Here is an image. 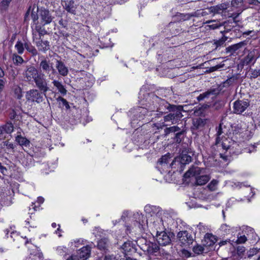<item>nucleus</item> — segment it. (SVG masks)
Here are the masks:
<instances>
[{"instance_id":"e2e57ef3","label":"nucleus","mask_w":260,"mask_h":260,"mask_svg":"<svg viewBox=\"0 0 260 260\" xmlns=\"http://www.w3.org/2000/svg\"><path fill=\"white\" fill-rule=\"evenodd\" d=\"M206 238H209L210 239H211V241L212 243H214L215 241L216 240V238L212 235L208 234V235H206Z\"/></svg>"},{"instance_id":"2f4dec72","label":"nucleus","mask_w":260,"mask_h":260,"mask_svg":"<svg viewBox=\"0 0 260 260\" xmlns=\"http://www.w3.org/2000/svg\"><path fill=\"white\" fill-rule=\"evenodd\" d=\"M193 16L194 15L189 13H178L175 16V20H177L178 21H184L189 20L191 18V17Z\"/></svg>"},{"instance_id":"9b49d317","label":"nucleus","mask_w":260,"mask_h":260,"mask_svg":"<svg viewBox=\"0 0 260 260\" xmlns=\"http://www.w3.org/2000/svg\"><path fill=\"white\" fill-rule=\"evenodd\" d=\"M249 106V102L244 100H237L234 103L233 111L237 114L242 113Z\"/></svg>"},{"instance_id":"e433bc0d","label":"nucleus","mask_w":260,"mask_h":260,"mask_svg":"<svg viewBox=\"0 0 260 260\" xmlns=\"http://www.w3.org/2000/svg\"><path fill=\"white\" fill-rule=\"evenodd\" d=\"M210 179V177L207 175L200 176L196 179V183L199 185L205 184Z\"/></svg>"},{"instance_id":"7ed1b4c3","label":"nucleus","mask_w":260,"mask_h":260,"mask_svg":"<svg viewBox=\"0 0 260 260\" xmlns=\"http://www.w3.org/2000/svg\"><path fill=\"white\" fill-rule=\"evenodd\" d=\"M231 79H229L219 85L217 87L210 88L205 92L200 94L197 98V100L198 102L203 101L207 102V100L209 98L213 100L221 92L224 87H228L231 84Z\"/></svg>"},{"instance_id":"13d9d810","label":"nucleus","mask_w":260,"mask_h":260,"mask_svg":"<svg viewBox=\"0 0 260 260\" xmlns=\"http://www.w3.org/2000/svg\"><path fill=\"white\" fill-rule=\"evenodd\" d=\"M157 209L158 210V211L156 213V216L160 218V220L161 221H162V217L161 216V212H160V208H156V207H153L152 210H153V212L154 213V210H157Z\"/></svg>"},{"instance_id":"09e8293b","label":"nucleus","mask_w":260,"mask_h":260,"mask_svg":"<svg viewBox=\"0 0 260 260\" xmlns=\"http://www.w3.org/2000/svg\"><path fill=\"white\" fill-rule=\"evenodd\" d=\"M247 240V237L245 235L238 236L236 242L237 244H243Z\"/></svg>"},{"instance_id":"6e6d98bb","label":"nucleus","mask_w":260,"mask_h":260,"mask_svg":"<svg viewBox=\"0 0 260 260\" xmlns=\"http://www.w3.org/2000/svg\"><path fill=\"white\" fill-rule=\"evenodd\" d=\"M21 91V89L19 87H18L15 89V93L16 94L17 98L18 99H20L22 96Z\"/></svg>"},{"instance_id":"a19ab883","label":"nucleus","mask_w":260,"mask_h":260,"mask_svg":"<svg viewBox=\"0 0 260 260\" xmlns=\"http://www.w3.org/2000/svg\"><path fill=\"white\" fill-rule=\"evenodd\" d=\"M15 48L18 54H22L24 52L25 47L21 41H17L15 45Z\"/></svg>"},{"instance_id":"f257e3e1","label":"nucleus","mask_w":260,"mask_h":260,"mask_svg":"<svg viewBox=\"0 0 260 260\" xmlns=\"http://www.w3.org/2000/svg\"><path fill=\"white\" fill-rule=\"evenodd\" d=\"M246 127V123L241 121L232 126V134L230 133V137H225L223 135L224 131L221 124L219 125L214 149H217L220 157L223 160L227 161L232 155H238L241 153L238 139L241 138L242 133Z\"/></svg>"},{"instance_id":"5701e85b","label":"nucleus","mask_w":260,"mask_h":260,"mask_svg":"<svg viewBox=\"0 0 260 260\" xmlns=\"http://www.w3.org/2000/svg\"><path fill=\"white\" fill-rule=\"evenodd\" d=\"M62 4L63 8L69 13L75 14V9L73 0L62 1Z\"/></svg>"},{"instance_id":"774afa93","label":"nucleus","mask_w":260,"mask_h":260,"mask_svg":"<svg viewBox=\"0 0 260 260\" xmlns=\"http://www.w3.org/2000/svg\"><path fill=\"white\" fill-rule=\"evenodd\" d=\"M67 260H79V258L76 255H72Z\"/></svg>"},{"instance_id":"4d7b16f0","label":"nucleus","mask_w":260,"mask_h":260,"mask_svg":"<svg viewBox=\"0 0 260 260\" xmlns=\"http://www.w3.org/2000/svg\"><path fill=\"white\" fill-rule=\"evenodd\" d=\"M0 172L3 175H6L7 173L8 172L7 169L2 165V163L0 162Z\"/></svg>"},{"instance_id":"39448f33","label":"nucleus","mask_w":260,"mask_h":260,"mask_svg":"<svg viewBox=\"0 0 260 260\" xmlns=\"http://www.w3.org/2000/svg\"><path fill=\"white\" fill-rule=\"evenodd\" d=\"M40 70L43 73L46 74L50 79L53 80V76L57 72L53 67V63L49 59L44 58L39 64Z\"/></svg>"},{"instance_id":"5fc2aeb1","label":"nucleus","mask_w":260,"mask_h":260,"mask_svg":"<svg viewBox=\"0 0 260 260\" xmlns=\"http://www.w3.org/2000/svg\"><path fill=\"white\" fill-rule=\"evenodd\" d=\"M260 76V69L258 70H254L251 72V77L256 78Z\"/></svg>"},{"instance_id":"ddd939ff","label":"nucleus","mask_w":260,"mask_h":260,"mask_svg":"<svg viewBox=\"0 0 260 260\" xmlns=\"http://www.w3.org/2000/svg\"><path fill=\"white\" fill-rule=\"evenodd\" d=\"M239 230L241 231L242 234L244 235L246 234L247 236V237L251 240L254 241L253 242L256 241L257 236L255 233L254 230L251 227L247 225H242L241 227H238V230Z\"/></svg>"},{"instance_id":"c85d7f7f","label":"nucleus","mask_w":260,"mask_h":260,"mask_svg":"<svg viewBox=\"0 0 260 260\" xmlns=\"http://www.w3.org/2000/svg\"><path fill=\"white\" fill-rule=\"evenodd\" d=\"M257 58L255 57L254 51L250 52L248 55L244 58L243 60V63L244 64H248L249 63L253 62V64L255 62Z\"/></svg>"},{"instance_id":"bb28decb","label":"nucleus","mask_w":260,"mask_h":260,"mask_svg":"<svg viewBox=\"0 0 260 260\" xmlns=\"http://www.w3.org/2000/svg\"><path fill=\"white\" fill-rule=\"evenodd\" d=\"M246 45V42L245 41L240 42L238 43L234 44L226 48V52H230L231 53H233L234 52H235L240 48H242V47L245 46Z\"/></svg>"},{"instance_id":"bf43d9fd","label":"nucleus","mask_w":260,"mask_h":260,"mask_svg":"<svg viewBox=\"0 0 260 260\" xmlns=\"http://www.w3.org/2000/svg\"><path fill=\"white\" fill-rule=\"evenodd\" d=\"M59 99L62 102V105L64 106L67 109L70 108L69 103L66 99L61 97L59 98Z\"/></svg>"},{"instance_id":"0e129e2a","label":"nucleus","mask_w":260,"mask_h":260,"mask_svg":"<svg viewBox=\"0 0 260 260\" xmlns=\"http://www.w3.org/2000/svg\"><path fill=\"white\" fill-rule=\"evenodd\" d=\"M31 18L34 21H36L38 20V17L37 14L35 13V12H32L31 14Z\"/></svg>"},{"instance_id":"4468645a","label":"nucleus","mask_w":260,"mask_h":260,"mask_svg":"<svg viewBox=\"0 0 260 260\" xmlns=\"http://www.w3.org/2000/svg\"><path fill=\"white\" fill-rule=\"evenodd\" d=\"M166 135L173 134L175 141L180 142L181 140L180 136L182 135V131L177 126H173L166 128L165 130Z\"/></svg>"},{"instance_id":"f8f14e48","label":"nucleus","mask_w":260,"mask_h":260,"mask_svg":"<svg viewBox=\"0 0 260 260\" xmlns=\"http://www.w3.org/2000/svg\"><path fill=\"white\" fill-rule=\"evenodd\" d=\"M229 7V4L228 3H222L215 6L211 7L207 9L208 12L215 14H221L226 15L225 13Z\"/></svg>"},{"instance_id":"49530a36","label":"nucleus","mask_w":260,"mask_h":260,"mask_svg":"<svg viewBox=\"0 0 260 260\" xmlns=\"http://www.w3.org/2000/svg\"><path fill=\"white\" fill-rule=\"evenodd\" d=\"M217 184H218V181L216 180H213L208 185V187L209 189V190H210L211 191H214L216 189Z\"/></svg>"},{"instance_id":"4c0bfd02","label":"nucleus","mask_w":260,"mask_h":260,"mask_svg":"<svg viewBox=\"0 0 260 260\" xmlns=\"http://www.w3.org/2000/svg\"><path fill=\"white\" fill-rule=\"evenodd\" d=\"M12 59L13 63L16 66H20L24 62V60L22 57L16 53L12 54Z\"/></svg>"},{"instance_id":"338daca9","label":"nucleus","mask_w":260,"mask_h":260,"mask_svg":"<svg viewBox=\"0 0 260 260\" xmlns=\"http://www.w3.org/2000/svg\"><path fill=\"white\" fill-rule=\"evenodd\" d=\"M197 228L199 230L200 232H202L203 229H204V226L202 223H200L197 225Z\"/></svg>"},{"instance_id":"c03bdc74","label":"nucleus","mask_w":260,"mask_h":260,"mask_svg":"<svg viewBox=\"0 0 260 260\" xmlns=\"http://www.w3.org/2000/svg\"><path fill=\"white\" fill-rule=\"evenodd\" d=\"M252 120L255 123V125H260V111L255 112L252 115Z\"/></svg>"},{"instance_id":"37998d69","label":"nucleus","mask_w":260,"mask_h":260,"mask_svg":"<svg viewBox=\"0 0 260 260\" xmlns=\"http://www.w3.org/2000/svg\"><path fill=\"white\" fill-rule=\"evenodd\" d=\"M204 247L203 246L199 244H197L193 246L192 248V251L197 254H202L204 252Z\"/></svg>"},{"instance_id":"f704fd0d","label":"nucleus","mask_w":260,"mask_h":260,"mask_svg":"<svg viewBox=\"0 0 260 260\" xmlns=\"http://www.w3.org/2000/svg\"><path fill=\"white\" fill-rule=\"evenodd\" d=\"M222 26H223L224 29L220 31V32L223 35H225L226 34L230 31L233 27V25L232 22H224L223 23H222Z\"/></svg>"},{"instance_id":"603ef678","label":"nucleus","mask_w":260,"mask_h":260,"mask_svg":"<svg viewBox=\"0 0 260 260\" xmlns=\"http://www.w3.org/2000/svg\"><path fill=\"white\" fill-rule=\"evenodd\" d=\"M259 251V249H258L257 248H253L252 249H250L248 251V257H251L253 255L256 254Z\"/></svg>"},{"instance_id":"0eeeda50","label":"nucleus","mask_w":260,"mask_h":260,"mask_svg":"<svg viewBox=\"0 0 260 260\" xmlns=\"http://www.w3.org/2000/svg\"><path fill=\"white\" fill-rule=\"evenodd\" d=\"M40 73L35 67L30 65L26 67L22 75L25 81L32 83Z\"/></svg>"},{"instance_id":"20e7f679","label":"nucleus","mask_w":260,"mask_h":260,"mask_svg":"<svg viewBox=\"0 0 260 260\" xmlns=\"http://www.w3.org/2000/svg\"><path fill=\"white\" fill-rule=\"evenodd\" d=\"M165 107L169 109L170 112L169 114L164 117L165 122H171L172 123H175L182 117V107L171 105L167 103Z\"/></svg>"},{"instance_id":"de8ad7c7","label":"nucleus","mask_w":260,"mask_h":260,"mask_svg":"<svg viewBox=\"0 0 260 260\" xmlns=\"http://www.w3.org/2000/svg\"><path fill=\"white\" fill-rule=\"evenodd\" d=\"M193 126L196 128H199L203 125V121L201 118L194 119L193 121Z\"/></svg>"},{"instance_id":"9d476101","label":"nucleus","mask_w":260,"mask_h":260,"mask_svg":"<svg viewBox=\"0 0 260 260\" xmlns=\"http://www.w3.org/2000/svg\"><path fill=\"white\" fill-rule=\"evenodd\" d=\"M139 242L144 243V244H142L141 248L143 251H147L150 254H154L159 249V246L156 243L147 241L146 239H141L140 240Z\"/></svg>"},{"instance_id":"412c9836","label":"nucleus","mask_w":260,"mask_h":260,"mask_svg":"<svg viewBox=\"0 0 260 260\" xmlns=\"http://www.w3.org/2000/svg\"><path fill=\"white\" fill-rule=\"evenodd\" d=\"M56 68L58 73L62 76H66L69 73L68 68L65 66L64 63L60 60H56Z\"/></svg>"},{"instance_id":"3c124183","label":"nucleus","mask_w":260,"mask_h":260,"mask_svg":"<svg viewBox=\"0 0 260 260\" xmlns=\"http://www.w3.org/2000/svg\"><path fill=\"white\" fill-rule=\"evenodd\" d=\"M180 255L183 257L188 258L191 256V253L188 250L183 249L180 251Z\"/></svg>"},{"instance_id":"72a5a7b5","label":"nucleus","mask_w":260,"mask_h":260,"mask_svg":"<svg viewBox=\"0 0 260 260\" xmlns=\"http://www.w3.org/2000/svg\"><path fill=\"white\" fill-rule=\"evenodd\" d=\"M178 159L180 164L184 165L189 164L191 161V157L183 153H182Z\"/></svg>"},{"instance_id":"a211bd4d","label":"nucleus","mask_w":260,"mask_h":260,"mask_svg":"<svg viewBox=\"0 0 260 260\" xmlns=\"http://www.w3.org/2000/svg\"><path fill=\"white\" fill-rule=\"evenodd\" d=\"M47 34V31L44 27L37 25L36 26L35 29L32 30V41L41 39L42 37Z\"/></svg>"},{"instance_id":"58836bf2","label":"nucleus","mask_w":260,"mask_h":260,"mask_svg":"<svg viewBox=\"0 0 260 260\" xmlns=\"http://www.w3.org/2000/svg\"><path fill=\"white\" fill-rule=\"evenodd\" d=\"M231 5L233 7L239 9V11L243 10V0H232Z\"/></svg>"},{"instance_id":"a18cd8bd","label":"nucleus","mask_w":260,"mask_h":260,"mask_svg":"<svg viewBox=\"0 0 260 260\" xmlns=\"http://www.w3.org/2000/svg\"><path fill=\"white\" fill-rule=\"evenodd\" d=\"M259 144V143L254 144V145H251L248 147L245 148L244 150L245 152L251 153L256 151V146Z\"/></svg>"},{"instance_id":"cd10ccee","label":"nucleus","mask_w":260,"mask_h":260,"mask_svg":"<svg viewBox=\"0 0 260 260\" xmlns=\"http://www.w3.org/2000/svg\"><path fill=\"white\" fill-rule=\"evenodd\" d=\"M52 83L53 85L57 89L58 92L63 95L67 94V90L66 89L61 82L56 80H53Z\"/></svg>"},{"instance_id":"ea45409f","label":"nucleus","mask_w":260,"mask_h":260,"mask_svg":"<svg viewBox=\"0 0 260 260\" xmlns=\"http://www.w3.org/2000/svg\"><path fill=\"white\" fill-rule=\"evenodd\" d=\"M12 0H2L0 3V11L1 12L7 10L9 4Z\"/></svg>"},{"instance_id":"c756f323","label":"nucleus","mask_w":260,"mask_h":260,"mask_svg":"<svg viewBox=\"0 0 260 260\" xmlns=\"http://www.w3.org/2000/svg\"><path fill=\"white\" fill-rule=\"evenodd\" d=\"M15 141L22 146H28L30 141L26 138L22 137L21 135H18L15 137Z\"/></svg>"},{"instance_id":"dca6fc26","label":"nucleus","mask_w":260,"mask_h":260,"mask_svg":"<svg viewBox=\"0 0 260 260\" xmlns=\"http://www.w3.org/2000/svg\"><path fill=\"white\" fill-rule=\"evenodd\" d=\"M33 43L36 45L38 51L46 53L50 49L49 42L47 40H43L42 39L37 40V41H32Z\"/></svg>"},{"instance_id":"1a4fd4ad","label":"nucleus","mask_w":260,"mask_h":260,"mask_svg":"<svg viewBox=\"0 0 260 260\" xmlns=\"http://www.w3.org/2000/svg\"><path fill=\"white\" fill-rule=\"evenodd\" d=\"M36 87L46 95V92L50 90L48 82L44 74L40 73L34 81Z\"/></svg>"},{"instance_id":"393cba45","label":"nucleus","mask_w":260,"mask_h":260,"mask_svg":"<svg viewBox=\"0 0 260 260\" xmlns=\"http://www.w3.org/2000/svg\"><path fill=\"white\" fill-rule=\"evenodd\" d=\"M254 132V128H249L248 126L247 125L246 128H245L243 129V132L242 133V136L241 138L245 140H249L253 136Z\"/></svg>"},{"instance_id":"2eb2a0df","label":"nucleus","mask_w":260,"mask_h":260,"mask_svg":"<svg viewBox=\"0 0 260 260\" xmlns=\"http://www.w3.org/2000/svg\"><path fill=\"white\" fill-rule=\"evenodd\" d=\"M22 117V115L19 109H12L9 111V118L13 121L15 125L18 124L21 121Z\"/></svg>"},{"instance_id":"f3484780","label":"nucleus","mask_w":260,"mask_h":260,"mask_svg":"<svg viewBox=\"0 0 260 260\" xmlns=\"http://www.w3.org/2000/svg\"><path fill=\"white\" fill-rule=\"evenodd\" d=\"M121 250H123L122 252L124 255L131 254L133 252L136 251V248L135 245L134 244L133 242L127 241L124 242L121 246Z\"/></svg>"},{"instance_id":"423d86ee","label":"nucleus","mask_w":260,"mask_h":260,"mask_svg":"<svg viewBox=\"0 0 260 260\" xmlns=\"http://www.w3.org/2000/svg\"><path fill=\"white\" fill-rule=\"evenodd\" d=\"M177 237L179 244L182 247L189 246L194 241V238L191 234L187 231H180L178 233Z\"/></svg>"},{"instance_id":"69168bd1","label":"nucleus","mask_w":260,"mask_h":260,"mask_svg":"<svg viewBox=\"0 0 260 260\" xmlns=\"http://www.w3.org/2000/svg\"><path fill=\"white\" fill-rule=\"evenodd\" d=\"M58 228H57V230L55 231L56 234L58 233V237H61L62 236L61 234H60V232H61V230L60 229V225L59 224H58Z\"/></svg>"},{"instance_id":"680f3d73","label":"nucleus","mask_w":260,"mask_h":260,"mask_svg":"<svg viewBox=\"0 0 260 260\" xmlns=\"http://www.w3.org/2000/svg\"><path fill=\"white\" fill-rule=\"evenodd\" d=\"M158 165H162V156H161V157H160L159 158V159L158 160L157 163V166H156V168L158 169V170L160 172V173H161L160 169L159 168Z\"/></svg>"},{"instance_id":"7c9ffc66","label":"nucleus","mask_w":260,"mask_h":260,"mask_svg":"<svg viewBox=\"0 0 260 260\" xmlns=\"http://www.w3.org/2000/svg\"><path fill=\"white\" fill-rule=\"evenodd\" d=\"M109 241L107 239H102L98 243V247L99 249L106 251L108 249Z\"/></svg>"},{"instance_id":"a878e982","label":"nucleus","mask_w":260,"mask_h":260,"mask_svg":"<svg viewBox=\"0 0 260 260\" xmlns=\"http://www.w3.org/2000/svg\"><path fill=\"white\" fill-rule=\"evenodd\" d=\"M224 102L221 100L217 101L214 103L212 102H208L207 104H204L203 107L204 109L209 107H213L215 109H219L224 106Z\"/></svg>"},{"instance_id":"b1692460","label":"nucleus","mask_w":260,"mask_h":260,"mask_svg":"<svg viewBox=\"0 0 260 260\" xmlns=\"http://www.w3.org/2000/svg\"><path fill=\"white\" fill-rule=\"evenodd\" d=\"M40 16L42 20L44 22V25L50 23L52 20V18L49 13V11L48 10H41Z\"/></svg>"},{"instance_id":"c9c22d12","label":"nucleus","mask_w":260,"mask_h":260,"mask_svg":"<svg viewBox=\"0 0 260 260\" xmlns=\"http://www.w3.org/2000/svg\"><path fill=\"white\" fill-rule=\"evenodd\" d=\"M24 47L29 53H31L32 56H36L38 54L37 49L30 44L25 43Z\"/></svg>"},{"instance_id":"052dcab7","label":"nucleus","mask_w":260,"mask_h":260,"mask_svg":"<svg viewBox=\"0 0 260 260\" xmlns=\"http://www.w3.org/2000/svg\"><path fill=\"white\" fill-rule=\"evenodd\" d=\"M104 260H118L117 255H107L105 257Z\"/></svg>"},{"instance_id":"4be33fe9","label":"nucleus","mask_w":260,"mask_h":260,"mask_svg":"<svg viewBox=\"0 0 260 260\" xmlns=\"http://www.w3.org/2000/svg\"><path fill=\"white\" fill-rule=\"evenodd\" d=\"M203 23L207 24L205 27L206 30L215 29L222 26V23L216 20H207Z\"/></svg>"},{"instance_id":"aec40b11","label":"nucleus","mask_w":260,"mask_h":260,"mask_svg":"<svg viewBox=\"0 0 260 260\" xmlns=\"http://www.w3.org/2000/svg\"><path fill=\"white\" fill-rule=\"evenodd\" d=\"M90 251V247L89 246H84L79 250L78 255L76 256L80 260H85L89 257Z\"/></svg>"},{"instance_id":"6e6552de","label":"nucleus","mask_w":260,"mask_h":260,"mask_svg":"<svg viewBox=\"0 0 260 260\" xmlns=\"http://www.w3.org/2000/svg\"><path fill=\"white\" fill-rule=\"evenodd\" d=\"M43 94L40 90L32 89L26 92V99L28 101L40 104L44 101Z\"/></svg>"},{"instance_id":"79ce46f5","label":"nucleus","mask_w":260,"mask_h":260,"mask_svg":"<svg viewBox=\"0 0 260 260\" xmlns=\"http://www.w3.org/2000/svg\"><path fill=\"white\" fill-rule=\"evenodd\" d=\"M228 37L225 35H223V37L215 41L214 44L216 45V48L223 46L225 41L228 40Z\"/></svg>"},{"instance_id":"6ab92c4d","label":"nucleus","mask_w":260,"mask_h":260,"mask_svg":"<svg viewBox=\"0 0 260 260\" xmlns=\"http://www.w3.org/2000/svg\"><path fill=\"white\" fill-rule=\"evenodd\" d=\"M238 230V227H231L226 224H223L221 225L219 231L222 235H233Z\"/></svg>"},{"instance_id":"473e14b6","label":"nucleus","mask_w":260,"mask_h":260,"mask_svg":"<svg viewBox=\"0 0 260 260\" xmlns=\"http://www.w3.org/2000/svg\"><path fill=\"white\" fill-rule=\"evenodd\" d=\"M3 132L7 134H11L14 131V125L11 121H7L5 124L2 125Z\"/></svg>"},{"instance_id":"8fccbe9b","label":"nucleus","mask_w":260,"mask_h":260,"mask_svg":"<svg viewBox=\"0 0 260 260\" xmlns=\"http://www.w3.org/2000/svg\"><path fill=\"white\" fill-rule=\"evenodd\" d=\"M56 251L60 255H65L67 252L68 249L63 246H58L56 249Z\"/></svg>"},{"instance_id":"f03ea898","label":"nucleus","mask_w":260,"mask_h":260,"mask_svg":"<svg viewBox=\"0 0 260 260\" xmlns=\"http://www.w3.org/2000/svg\"><path fill=\"white\" fill-rule=\"evenodd\" d=\"M164 246L169 245L175 238L174 231L177 229H182L186 223L181 219L176 218L175 214L168 211L164 212Z\"/></svg>"},{"instance_id":"864d4df0","label":"nucleus","mask_w":260,"mask_h":260,"mask_svg":"<svg viewBox=\"0 0 260 260\" xmlns=\"http://www.w3.org/2000/svg\"><path fill=\"white\" fill-rule=\"evenodd\" d=\"M3 146H6L7 149H14L15 147L13 143L9 142L8 141L3 142Z\"/></svg>"}]
</instances>
